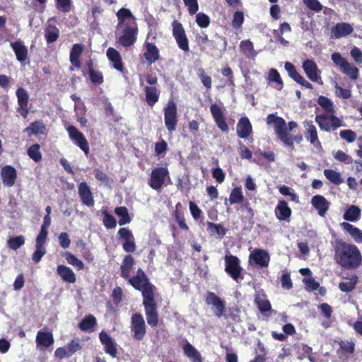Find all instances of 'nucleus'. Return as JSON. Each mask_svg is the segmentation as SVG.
Returning a JSON list of instances; mask_svg holds the SVG:
<instances>
[{
	"label": "nucleus",
	"mask_w": 362,
	"mask_h": 362,
	"mask_svg": "<svg viewBox=\"0 0 362 362\" xmlns=\"http://www.w3.org/2000/svg\"><path fill=\"white\" fill-rule=\"evenodd\" d=\"M128 283L136 290L141 292L143 296V305L147 323L151 327H156L158 325L159 314L158 305L154 296L155 286L153 285L144 271L139 268L136 274L129 277Z\"/></svg>",
	"instance_id": "1"
},
{
	"label": "nucleus",
	"mask_w": 362,
	"mask_h": 362,
	"mask_svg": "<svg viewBox=\"0 0 362 362\" xmlns=\"http://www.w3.org/2000/svg\"><path fill=\"white\" fill-rule=\"evenodd\" d=\"M332 246L334 259L341 268L356 269L362 264V255L356 245L337 239Z\"/></svg>",
	"instance_id": "2"
},
{
	"label": "nucleus",
	"mask_w": 362,
	"mask_h": 362,
	"mask_svg": "<svg viewBox=\"0 0 362 362\" xmlns=\"http://www.w3.org/2000/svg\"><path fill=\"white\" fill-rule=\"evenodd\" d=\"M267 123L268 124H274L275 132L285 146L292 145V136L287 129L284 119L277 117L274 114H270L267 117Z\"/></svg>",
	"instance_id": "3"
},
{
	"label": "nucleus",
	"mask_w": 362,
	"mask_h": 362,
	"mask_svg": "<svg viewBox=\"0 0 362 362\" xmlns=\"http://www.w3.org/2000/svg\"><path fill=\"white\" fill-rule=\"evenodd\" d=\"M225 272L235 282L239 283L244 279L243 268L237 256L229 255L224 257Z\"/></svg>",
	"instance_id": "4"
},
{
	"label": "nucleus",
	"mask_w": 362,
	"mask_h": 362,
	"mask_svg": "<svg viewBox=\"0 0 362 362\" xmlns=\"http://www.w3.org/2000/svg\"><path fill=\"white\" fill-rule=\"evenodd\" d=\"M315 120L321 130L331 132L344 126L343 121L334 115V113L317 115Z\"/></svg>",
	"instance_id": "5"
},
{
	"label": "nucleus",
	"mask_w": 362,
	"mask_h": 362,
	"mask_svg": "<svg viewBox=\"0 0 362 362\" xmlns=\"http://www.w3.org/2000/svg\"><path fill=\"white\" fill-rule=\"evenodd\" d=\"M331 59L333 63L339 67L342 74L347 76L351 80L356 81L359 76V69L354 64L349 62L339 52H334Z\"/></svg>",
	"instance_id": "6"
},
{
	"label": "nucleus",
	"mask_w": 362,
	"mask_h": 362,
	"mask_svg": "<svg viewBox=\"0 0 362 362\" xmlns=\"http://www.w3.org/2000/svg\"><path fill=\"white\" fill-rule=\"evenodd\" d=\"M121 34L117 38V42L124 47H129L135 44L139 33L136 24H129L120 26Z\"/></svg>",
	"instance_id": "7"
},
{
	"label": "nucleus",
	"mask_w": 362,
	"mask_h": 362,
	"mask_svg": "<svg viewBox=\"0 0 362 362\" xmlns=\"http://www.w3.org/2000/svg\"><path fill=\"white\" fill-rule=\"evenodd\" d=\"M165 125L169 132L175 130L177 119V107L173 100H169L163 109Z\"/></svg>",
	"instance_id": "8"
},
{
	"label": "nucleus",
	"mask_w": 362,
	"mask_h": 362,
	"mask_svg": "<svg viewBox=\"0 0 362 362\" xmlns=\"http://www.w3.org/2000/svg\"><path fill=\"white\" fill-rule=\"evenodd\" d=\"M172 33L178 47L185 52L189 51V40L182 24L177 20L172 23Z\"/></svg>",
	"instance_id": "9"
},
{
	"label": "nucleus",
	"mask_w": 362,
	"mask_h": 362,
	"mask_svg": "<svg viewBox=\"0 0 362 362\" xmlns=\"http://www.w3.org/2000/svg\"><path fill=\"white\" fill-rule=\"evenodd\" d=\"M166 177H169V171L166 167L156 168L151 171L148 185L153 189L160 191Z\"/></svg>",
	"instance_id": "10"
},
{
	"label": "nucleus",
	"mask_w": 362,
	"mask_h": 362,
	"mask_svg": "<svg viewBox=\"0 0 362 362\" xmlns=\"http://www.w3.org/2000/svg\"><path fill=\"white\" fill-rule=\"evenodd\" d=\"M131 331L133 333V337L137 340H142L146 333V326L142 315L136 313L131 317Z\"/></svg>",
	"instance_id": "11"
},
{
	"label": "nucleus",
	"mask_w": 362,
	"mask_h": 362,
	"mask_svg": "<svg viewBox=\"0 0 362 362\" xmlns=\"http://www.w3.org/2000/svg\"><path fill=\"white\" fill-rule=\"evenodd\" d=\"M119 239H122V248L126 252L132 253L135 252L136 245L135 238L132 231L128 228H121L117 231Z\"/></svg>",
	"instance_id": "12"
},
{
	"label": "nucleus",
	"mask_w": 362,
	"mask_h": 362,
	"mask_svg": "<svg viewBox=\"0 0 362 362\" xmlns=\"http://www.w3.org/2000/svg\"><path fill=\"white\" fill-rule=\"evenodd\" d=\"M270 256L264 250L256 248L249 256V262L251 265L255 264L260 268H265L269 266Z\"/></svg>",
	"instance_id": "13"
},
{
	"label": "nucleus",
	"mask_w": 362,
	"mask_h": 362,
	"mask_svg": "<svg viewBox=\"0 0 362 362\" xmlns=\"http://www.w3.org/2000/svg\"><path fill=\"white\" fill-rule=\"evenodd\" d=\"M70 139L86 153L89 151V146L85 136L78 129L69 125L66 128Z\"/></svg>",
	"instance_id": "14"
},
{
	"label": "nucleus",
	"mask_w": 362,
	"mask_h": 362,
	"mask_svg": "<svg viewBox=\"0 0 362 362\" xmlns=\"http://www.w3.org/2000/svg\"><path fill=\"white\" fill-rule=\"evenodd\" d=\"M206 303L213 305L215 308L214 314L217 317H221L226 310V303L223 300L219 298L214 292H207L206 296Z\"/></svg>",
	"instance_id": "15"
},
{
	"label": "nucleus",
	"mask_w": 362,
	"mask_h": 362,
	"mask_svg": "<svg viewBox=\"0 0 362 362\" xmlns=\"http://www.w3.org/2000/svg\"><path fill=\"white\" fill-rule=\"evenodd\" d=\"M37 348L40 350L46 349L54 343L52 331L40 329L37 332L35 339Z\"/></svg>",
	"instance_id": "16"
},
{
	"label": "nucleus",
	"mask_w": 362,
	"mask_h": 362,
	"mask_svg": "<svg viewBox=\"0 0 362 362\" xmlns=\"http://www.w3.org/2000/svg\"><path fill=\"white\" fill-rule=\"evenodd\" d=\"M99 339L103 345L105 352L112 358H115L117 355V349L114 339L105 331L99 333Z\"/></svg>",
	"instance_id": "17"
},
{
	"label": "nucleus",
	"mask_w": 362,
	"mask_h": 362,
	"mask_svg": "<svg viewBox=\"0 0 362 362\" xmlns=\"http://www.w3.org/2000/svg\"><path fill=\"white\" fill-rule=\"evenodd\" d=\"M210 111L217 127L222 132H227L228 130V125L222 108L217 104H212L210 106Z\"/></svg>",
	"instance_id": "18"
},
{
	"label": "nucleus",
	"mask_w": 362,
	"mask_h": 362,
	"mask_svg": "<svg viewBox=\"0 0 362 362\" xmlns=\"http://www.w3.org/2000/svg\"><path fill=\"white\" fill-rule=\"evenodd\" d=\"M284 67L288 72L289 77L295 81L297 83L310 90L313 88V86L310 82L306 81L304 77L298 72L296 66L292 63L286 62L285 63Z\"/></svg>",
	"instance_id": "19"
},
{
	"label": "nucleus",
	"mask_w": 362,
	"mask_h": 362,
	"mask_svg": "<svg viewBox=\"0 0 362 362\" xmlns=\"http://www.w3.org/2000/svg\"><path fill=\"white\" fill-rule=\"evenodd\" d=\"M284 67L288 72L289 77L295 81L297 83L310 90L313 88V86L310 82L306 81L304 77L298 72L296 66L292 63L286 62L285 63Z\"/></svg>",
	"instance_id": "20"
},
{
	"label": "nucleus",
	"mask_w": 362,
	"mask_h": 362,
	"mask_svg": "<svg viewBox=\"0 0 362 362\" xmlns=\"http://www.w3.org/2000/svg\"><path fill=\"white\" fill-rule=\"evenodd\" d=\"M284 67L288 72L289 77L295 81L297 83L310 90L313 88V86L310 82L306 81L304 77L298 72L296 66L292 63L286 62L285 63Z\"/></svg>",
	"instance_id": "21"
},
{
	"label": "nucleus",
	"mask_w": 362,
	"mask_h": 362,
	"mask_svg": "<svg viewBox=\"0 0 362 362\" xmlns=\"http://www.w3.org/2000/svg\"><path fill=\"white\" fill-rule=\"evenodd\" d=\"M302 67L307 77L313 82H318L321 80L320 71L316 63L313 59H307L303 62Z\"/></svg>",
	"instance_id": "22"
},
{
	"label": "nucleus",
	"mask_w": 362,
	"mask_h": 362,
	"mask_svg": "<svg viewBox=\"0 0 362 362\" xmlns=\"http://www.w3.org/2000/svg\"><path fill=\"white\" fill-rule=\"evenodd\" d=\"M116 16L118 21L117 25L116 26L117 30H119L120 26L129 24H136V17L128 8H121L117 11Z\"/></svg>",
	"instance_id": "23"
},
{
	"label": "nucleus",
	"mask_w": 362,
	"mask_h": 362,
	"mask_svg": "<svg viewBox=\"0 0 362 362\" xmlns=\"http://www.w3.org/2000/svg\"><path fill=\"white\" fill-rule=\"evenodd\" d=\"M144 47L146 51L144 53V57L146 63L151 66L160 59V51L153 42H145Z\"/></svg>",
	"instance_id": "24"
},
{
	"label": "nucleus",
	"mask_w": 362,
	"mask_h": 362,
	"mask_svg": "<svg viewBox=\"0 0 362 362\" xmlns=\"http://www.w3.org/2000/svg\"><path fill=\"white\" fill-rule=\"evenodd\" d=\"M16 96L18 98V104L19 105V112L23 117H27L28 110L29 95L23 88H18L16 90Z\"/></svg>",
	"instance_id": "25"
},
{
	"label": "nucleus",
	"mask_w": 362,
	"mask_h": 362,
	"mask_svg": "<svg viewBox=\"0 0 362 362\" xmlns=\"http://www.w3.org/2000/svg\"><path fill=\"white\" fill-rule=\"evenodd\" d=\"M303 124L305 128L304 133L305 139L313 146L322 148L321 143L318 138L317 128L313 124V122L305 120Z\"/></svg>",
	"instance_id": "26"
},
{
	"label": "nucleus",
	"mask_w": 362,
	"mask_h": 362,
	"mask_svg": "<svg viewBox=\"0 0 362 362\" xmlns=\"http://www.w3.org/2000/svg\"><path fill=\"white\" fill-rule=\"evenodd\" d=\"M276 218L280 221H289L292 211L285 200H279L274 209Z\"/></svg>",
	"instance_id": "27"
},
{
	"label": "nucleus",
	"mask_w": 362,
	"mask_h": 362,
	"mask_svg": "<svg viewBox=\"0 0 362 362\" xmlns=\"http://www.w3.org/2000/svg\"><path fill=\"white\" fill-rule=\"evenodd\" d=\"M237 135L241 139L248 138L252 133V126L247 117H242L236 126Z\"/></svg>",
	"instance_id": "28"
},
{
	"label": "nucleus",
	"mask_w": 362,
	"mask_h": 362,
	"mask_svg": "<svg viewBox=\"0 0 362 362\" xmlns=\"http://www.w3.org/2000/svg\"><path fill=\"white\" fill-rule=\"evenodd\" d=\"M78 194L81 202L84 205L88 207H91L94 205L93 193L86 182H83L78 185Z\"/></svg>",
	"instance_id": "29"
},
{
	"label": "nucleus",
	"mask_w": 362,
	"mask_h": 362,
	"mask_svg": "<svg viewBox=\"0 0 362 362\" xmlns=\"http://www.w3.org/2000/svg\"><path fill=\"white\" fill-rule=\"evenodd\" d=\"M106 54L108 60L112 63V67L117 71L124 73V66L120 53L116 49L109 47L107 49Z\"/></svg>",
	"instance_id": "30"
},
{
	"label": "nucleus",
	"mask_w": 362,
	"mask_h": 362,
	"mask_svg": "<svg viewBox=\"0 0 362 362\" xmlns=\"http://www.w3.org/2000/svg\"><path fill=\"white\" fill-rule=\"evenodd\" d=\"M10 46L16 54V59L21 63L25 62L28 57V50L23 42L21 40H17L11 42Z\"/></svg>",
	"instance_id": "31"
},
{
	"label": "nucleus",
	"mask_w": 362,
	"mask_h": 362,
	"mask_svg": "<svg viewBox=\"0 0 362 362\" xmlns=\"http://www.w3.org/2000/svg\"><path fill=\"white\" fill-rule=\"evenodd\" d=\"M254 301L262 313L265 314L272 310L271 303L263 290H259L255 293Z\"/></svg>",
	"instance_id": "32"
},
{
	"label": "nucleus",
	"mask_w": 362,
	"mask_h": 362,
	"mask_svg": "<svg viewBox=\"0 0 362 362\" xmlns=\"http://www.w3.org/2000/svg\"><path fill=\"white\" fill-rule=\"evenodd\" d=\"M51 21H57L55 17L48 19L47 25L45 29V37L47 44L56 42L59 37L60 31L56 25L50 23Z\"/></svg>",
	"instance_id": "33"
},
{
	"label": "nucleus",
	"mask_w": 362,
	"mask_h": 362,
	"mask_svg": "<svg viewBox=\"0 0 362 362\" xmlns=\"http://www.w3.org/2000/svg\"><path fill=\"white\" fill-rule=\"evenodd\" d=\"M1 176L2 182L5 186L12 187L14 185L17 178V172L13 167L6 165L1 169Z\"/></svg>",
	"instance_id": "34"
},
{
	"label": "nucleus",
	"mask_w": 362,
	"mask_h": 362,
	"mask_svg": "<svg viewBox=\"0 0 362 362\" xmlns=\"http://www.w3.org/2000/svg\"><path fill=\"white\" fill-rule=\"evenodd\" d=\"M313 206L324 217L329 208V202L322 195H315L311 199Z\"/></svg>",
	"instance_id": "35"
},
{
	"label": "nucleus",
	"mask_w": 362,
	"mask_h": 362,
	"mask_svg": "<svg viewBox=\"0 0 362 362\" xmlns=\"http://www.w3.org/2000/svg\"><path fill=\"white\" fill-rule=\"evenodd\" d=\"M354 31L352 25L348 23H338L331 30L332 36L337 39L346 37Z\"/></svg>",
	"instance_id": "36"
},
{
	"label": "nucleus",
	"mask_w": 362,
	"mask_h": 362,
	"mask_svg": "<svg viewBox=\"0 0 362 362\" xmlns=\"http://www.w3.org/2000/svg\"><path fill=\"white\" fill-rule=\"evenodd\" d=\"M47 132L46 125L42 120H37L31 122L29 126L24 129V132H25L28 136L40 134L46 135Z\"/></svg>",
	"instance_id": "37"
},
{
	"label": "nucleus",
	"mask_w": 362,
	"mask_h": 362,
	"mask_svg": "<svg viewBox=\"0 0 362 362\" xmlns=\"http://www.w3.org/2000/svg\"><path fill=\"white\" fill-rule=\"evenodd\" d=\"M135 264V260L131 255H126L120 266V276L123 279L128 280L130 276L131 270Z\"/></svg>",
	"instance_id": "38"
},
{
	"label": "nucleus",
	"mask_w": 362,
	"mask_h": 362,
	"mask_svg": "<svg viewBox=\"0 0 362 362\" xmlns=\"http://www.w3.org/2000/svg\"><path fill=\"white\" fill-rule=\"evenodd\" d=\"M57 273L62 279L67 283L74 284L76 281V274L73 270L65 265H58L57 267Z\"/></svg>",
	"instance_id": "39"
},
{
	"label": "nucleus",
	"mask_w": 362,
	"mask_h": 362,
	"mask_svg": "<svg viewBox=\"0 0 362 362\" xmlns=\"http://www.w3.org/2000/svg\"><path fill=\"white\" fill-rule=\"evenodd\" d=\"M214 37V39L209 40V41L208 44L209 50L211 52H215L216 50L226 51L228 46L226 37L218 34H216Z\"/></svg>",
	"instance_id": "40"
},
{
	"label": "nucleus",
	"mask_w": 362,
	"mask_h": 362,
	"mask_svg": "<svg viewBox=\"0 0 362 362\" xmlns=\"http://www.w3.org/2000/svg\"><path fill=\"white\" fill-rule=\"evenodd\" d=\"M184 354L192 362H203L201 354L189 341H187L182 346Z\"/></svg>",
	"instance_id": "41"
},
{
	"label": "nucleus",
	"mask_w": 362,
	"mask_h": 362,
	"mask_svg": "<svg viewBox=\"0 0 362 362\" xmlns=\"http://www.w3.org/2000/svg\"><path fill=\"white\" fill-rule=\"evenodd\" d=\"M240 52L247 59H255L258 52L254 49L253 42L250 40H242L240 43Z\"/></svg>",
	"instance_id": "42"
},
{
	"label": "nucleus",
	"mask_w": 362,
	"mask_h": 362,
	"mask_svg": "<svg viewBox=\"0 0 362 362\" xmlns=\"http://www.w3.org/2000/svg\"><path fill=\"white\" fill-rule=\"evenodd\" d=\"M144 90L145 93V100L146 103L150 107H153L159 100V90L155 86H146Z\"/></svg>",
	"instance_id": "43"
},
{
	"label": "nucleus",
	"mask_w": 362,
	"mask_h": 362,
	"mask_svg": "<svg viewBox=\"0 0 362 362\" xmlns=\"http://www.w3.org/2000/svg\"><path fill=\"white\" fill-rule=\"evenodd\" d=\"M83 51L81 44H74L71 49L69 59L70 62L76 68L79 69L81 66L80 57Z\"/></svg>",
	"instance_id": "44"
},
{
	"label": "nucleus",
	"mask_w": 362,
	"mask_h": 362,
	"mask_svg": "<svg viewBox=\"0 0 362 362\" xmlns=\"http://www.w3.org/2000/svg\"><path fill=\"white\" fill-rule=\"evenodd\" d=\"M341 228L348 232L357 243H362V230L347 222L341 223Z\"/></svg>",
	"instance_id": "45"
},
{
	"label": "nucleus",
	"mask_w": 362,
	"mask_h": 362,
	"mask_svg": "<svg viewBox=\"0 0 362 362\" xmlns=\"http://www.w3.org/2000/svg\"><path fill=\"white\" fill-rule=\"evenodd\" d=\"M181 204L178 202L175 205V210L173 213V216L175 218V221L177 223L179 228L184 231H189V228L186 223L185 214L182 210H181Z\"/></svg>",
	"instance_id": "46"
},
{
	"label": "nucleus",
	"mask_w": 362,
	"mask_h": 362,
	"mask_svg": "<svg viewBox=\"0 0 362 362\" xmlns=\"http://www.w3.org/2000/svg\"><path fill=\"white\" fill-rule=\"evenodd\" d=\"M207 230L211 235H217L219 238L222 239L226 234L228 229L221 223H214L208 221L206 223Z\"/></svg>",
	"instance_id": "47"
},
{
	"label": "nucleus",
	"mask_w": 362,
	"mask_h": 362,
	"mask_svg": "<svg viewBox=\"0 0 362 362\" xmlns=\"http://www.w3.org/2000/svg\"><path fill=\"white\" fill-rule=\"evenodd\" d=\"M97 325L96 318L92 315L85 316L80 322L78 327L81 331L87 332L93 330Z\"/></svg>",
	"instance_id": "48"
},
{
	"label": "nucleus",
	"mask_w": 362,
	"mask_h": 362,
	"mask_svg": "<svg viewBox=\"0 0 362 362\" xmlns=\"http://www.w3.org/2000/svg\"><path fill=\"white\" fill-rule=\"evenodd\" d=\"M345 279H349V281H342L339 284V288L342 292L349 293L352 291L358 281V276L356 274L351 275L350 277H346Z\"/></svg>",
	"instance_id": "49"
},
{
	"label": "nucleus",
	"mask_w": 362,
	"mask_h": 362,
	"mask_svg": "<svg viewBox=\"0 0 362 362\" xmlns=\"http://www.w3.org/2000/svg\"><path fill=\"white\" fill-rule=\"evenodd\" d=\"M115 214L119 217V225L124 226L129 223L132 221V218L129 215L128 209L125 206L116 207L115 209Z\"/></svg>",
	"instance_id": "50"
},
{
	"label": "nucleus",
	"mask_w": 362,
	"mask_h": 362,
	"mask_svg": "<svg viewBox=\"0 0 362 362\" xmlns=\"http://www.w3.org/2000/svg\"><path fill=\"white\" fill-rule=\"evenodd\" d=\"M361 217V209L359 207L352 205L349 206L344 214V218L349 221H356Z\"/></svg>",
	"instance_id": "51"
},
{
	"label": "nucleus",
	"mask_w": 362,
	"mask_h": 362,
	"mask_svg": "<svg viewBox=\"0 0 362 362\" xmlns=\"http://www.w3.org/2000/svg\"><path fill=\"white\" fill-rule=\"evenodd\" d=\"M317 103L326 113H335L334 103L329 98L320 95L317 98Z\"/></svg>",
	"instance_id": "52"
},
{
	"label": "nucleus",
	"mask_w": 362,
	"mask_h": 362,
	"mask_svg": "<svg viewBox=\"0 0 362 362\" xmlns=\"http://www.w3.org/2000/svg\"><path fill=\"white\" fill-rule=\"evenodd\" d=\"M268 81L270 82H275V88L278 90H281L284 88V82L280 76L279 73L275 69H271L269 71Z\"/></svg>",
	"instance_id": "53"
},
{
	"label": "nucleus",
	"mask_w": 362,
	"mask_h": 362,
	"mask_svg": "<svg viewBox=\"0 0 362 362\" xmlns=\"http://www.w3.org/2000/svg\"><path fill=\"white\" fill-rule=\"evenodd\" d=\"M324 175L329 182L336 185H339L343 182L341 174L334 170L325 169L324 170Z\"/></svg>",
	"instance_id": "54"
},
{
	"label": "nucleus",
	"mask_w": 362,
	"mask_h": 362,
	"mask_svg": "<svg viewBox=\"0 0 362 362\" xmlns=\"http://www.w3.org/2000/svg\"><path fill=\"white\" fill-rule=\"evenodd\" d=\"M339 345V349L345 355H351L355 351V343L352 341L339 339L337 341Z\"/></svg>",
	"instance_id": "55"
},
{
	"label": "nucleus",
	"mask_w": 362,
	"mask_h": 362,
	"mask_svg": "<svg viewBox=\"0 0 362 362\" xmlns=\"http://www.w3.org/2000/svg\"><path fill=\"white\" fill-rule=\"evenodd\" d=\"M67 262L75 267L78 270H81L84 268L83 262L78 259L75 255L70 252H66L64 255Z\"/></svg>",
	"instance_id": "56"
},
{
	"label": "nucleus",
	"mask_w": 362,
	"mask_h": 362,
	"mask_svg": "<svg viewBox=\"0 0 362 362\" xmlns=\"http://www.w3.org/2000/svg\"><path fill=\"white\" fill-rule=\"evenodd\" d=\"M244 201V196L240 187H235L230 192L229 202L230 204H240Z\"/></svg>",
	"instance_id": "57"
},
{
	"label": "nucleus",
	"mask_w": 362,
	"mask_h": 362,
	"mask_svg": "<svg viewBox=\"0 0 362 362\" xmlns=\"http://www.w3.org/2000/svg\"><path fill=\"white\" fill-rule=\"evenodd\" d=\"M24 243L25 238L23 235L12 237L7 240L8 247L13 250H17L23 245Z\"/></svg>",
	"instance_id": "58"
},
{
	"label": "nucleus",
	"mask_w": 362,
	"mask_h": 362,
	"mask_svg": "<svg viewBox=\"0 0 362 362\" xmlns=\"http://www.w3.org/2000/svg\"><path fill=\"white\" fill-rule=\"evenodd\" d=\"M189 209L192 218L195 221H203L204 218L203 212L194 202L190 201L189 202Z\"/></svg>",
	"instance_id": "59"
},
{
	"label": "nucleus",
	"mask_w": 362,
	"mask_h": 362,
	"mask_svg": "<svg viewBox=\"0 0 362 362\" xmlns=\"http://www.w3.org/2000/svg\"><path fill=\"white\" fill-rule=\"evenodd\" d=\"M103 214V222L105 227L107 229L115 228L117 226V221L115 217L112 214H109L107 211H104Z\"/></svg>",
	"instance_id": "60"
},
{
	"label": "nucleus",
	"mask_w": 362,
	"mask_h": 362,
	"mask_svg": "<svg viewBox=\"0 0 362 362\" xmlns=\"http://www.w3.org/2000/svg\"><path fill=\"white\" fill-rule=\"evenodd\" d=\"M221 74L227 78L226 84L228 86L233 87L235 86V81H234V76H233V72L231 68L226 65L221 71Z\"/></svg>",
	"instance_id": "61"
},
{
	"label": "nucleus",
	"mask_w": 362,
	"mask_h": 362,
	"mask_svg": "<svg viewBox=\"0 0 362 362\" xmlns=\"http://www.w3.org/2000/svg\"><path fill=\"white\" fill-rule=\"evenodd\" d=\"M281 284L283 288L290 290L293 288V282L291 279V274L286 270L283 272L281 276Z\"/></svg>",
	"instance_id": "62"
},
{
	"label": "nucleus",
	"mask_w": 362,
	"mask_h": 362,
	"mask_svg": "<svg viewBox=\"0 0 362 362\" xmlns=\"http://www.w3.org/2000/svg\"><path fill=\"white\" fill-rule=\"evenodd\" d=\"M198 76L201 79L202 83L206 89L211 88V78L206 74L205 70L203 68L199 69Z\"/></svg>",
	"instance_id": "63"
},
{
	"label": "nucleus",
	"mask_w": 362,
	"mask_h": 362,
	"mask_svg": "<svg viewBox=\"0 0 362 362\" xmlns=\"http://www.w3.org/2000/svg\"><path fill=\"white\" fill-rule=\"evenodd\" d=\"M196 23L200 28H206L210 24V18L204 13H198L196 15Z\"/></svg>",
	"instance_id": "64"
}]
</instances>
